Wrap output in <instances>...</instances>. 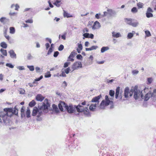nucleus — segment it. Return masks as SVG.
Masks as SVG:
<instances>
[{"instance_id":"5fc2aeb1","label":"nucleus","mask_w":156,"mask_h":156,"mask_svg":"<svg viewBox=\"0 0 156 156\" xmlns=\"http://www.w3.org/2000/svg\"><path fill=\"white\" fill-rule=\"evenodd\" d=\"M20 93L21 94H25V91L24 89H21L19 90Z\"/></svg>"},{"instance_id":"20e7f679","label":"nucleus","mask_w":156,"mask_h":156,"mask_svg":"<svg viewBox=\"0 0 156 156\" xmlns=\"http://www.w3.org/2000/svg\"><path fill=\"white\" fill-rule=\"evenodd\" d=\"M110 100L109 99V98L108 95L105 96V101L103 100L100 103L99 105V108L100 109H104L106 106H108L109 104H112V99L110 98Z\"/></svg>"},{"instance_id":"b1692460","label":"nucleus","mask_w":156,"mask_h":156,"mask_svg":"<svg viewBox=\"0 0 156 156\" xmlns=\"http://www.w3.org/2000/svg\"><path fill=\"white\" fill-rule=\"evenodd\" d=\"M112 36L114 37L118 38L121 37V35L119 33H115V32L113 31L112 32Z\"/></svg>"},{"instance_id":"4468645a","label":"nucleus","mask_w":156,"mask_h":156,"mask_svg":"<svg viewBox=\"0 0 156 156\" xmlns=\"http://www.w3.org/2000/svg\"><path fill=\"white\" fill-rule=\"evenodd\" d=\"M46 101V103L45 104L44 103H42V106L41 108L44 110L48 109V107L49 106V103L48 101V100L47 99H45L44 100V101Z\"/></svg>"},{"instance_id":"aec40b11","label":"nucleus","mask_w":156,"mask_h":156,"mask_svg":"<svg viewBox=\"0 0 156 156\" xmlns=\"http://www.w3.org/2000/svg\"><path fill=\"white\" fill-rule=\"evenodd\" d=\"M9 53L10 54V57L12 58H16V54L15 53L14 51L13 50H10Z\"/></svg>"},{"instance_id":"4c0bfd02","label":"nucleus","mask_w":156,"mask_h":156,"mask_svg":"<svg viewBox=\"0 0 156 156\" xmlns=\"http://www.w3.org/2000/svg\"><path fill=\"white\" fill-rule=\"evenodd\" d=\"M15 29L13 27L10 28V33L12 34H14L15 32Z\"/></svg>"},{"instance_id":"9d476101","label":"nucleus","mask_w":156,"mask_h":156,"mask_svg":"<svg viewBox=\"0 0 156 156\" xmlns=\"http://www.w3.org/2000/svg\"><path fill=\"white\" fill-rule=\"evenodd\" d=\"M148 90V89L147 90H145V93H144L143 99H144L145 101H147L150 98L152 97L151 92H150L146 94V92H147Z\"/></svg>"},{"instance_id":"1a4fd4ad","label":"nucleus","mask_w":156,"mask_h":156,"mask_svg":"<svg viewBox=\"0 0 156 156\" xmlns=\"http://www.w3.org/2000/svg\"><path fill=\"white\" fill-rule=\"evenodd\" d=\"M154 12V11L150 7H148L146 13V16L147 18L152 17L153 15L152 13Z\"/></svg>"},{"instance_id":"e2e57ef3","label":"nucleus","mask_w":156,"mask_h":156,"mask_svg":"<svg viewBox=\"0 0 156 156\" xmlns=\"http://www.w3.org/2000/svg\"><path fill=\"white\" fill-rule=\"evenodd\" d=\"M62 87L64 88H65L67 86V84L65 81H64L62 84Z\"/></svg>"},{"instance_id":"2eb2a0df","label":"nucleus","mask_w":156,"mask_h":156,"mask_svg":"<svg viewBox=\"0 0 156 156\" xmlns=\"http://www.w3.org/2000/svg\"><path fill=\"white\" fill-rule=\"evenodd\" d=\"M101 27L99 23L97 21H95L92 27V29L93 30L99 29Z\"/></svg>"},{"instance_id":"cd10ccee","label":"nucleus","mask_w":156,"mask_h":156,"mask_svg":"<svg viewBox=\"0 0 156 156\" xmlns=\"http://www.w3.org/2000/svg\"><path fill=\"white\" fill-rule=\"evenodd\" d=\"M52 106L53 110L54 111H55L57 113H58V112H59V111L57 105H55V104H53L52 105Z\"/></svg>"},{"instance_id":"a211bd4d","label":"nucleus","mask_w":156,"mask_h":156,"mask_svg":"<svg viewBox=\"0 0 156 156\" xmlns=\"http://www.w3.org/2000/svg\"><path fill=\"white\" fill-rule=\"evenodd\" d=\"M129 89L128 87H126L124 91V96L125 98H127L128 97L129 94Z\"/></svg>"},{"instance_id":"412c9836","label":"nucleus","mask_w":156,"mask_h":156,"mask_svg":"<svg viewBox=\"0 0 156 156\" xmlns=\"http://www.w3.org/2000/svg\"><path fill=\"white\" fill-rule=\"evenodd\" d=\"M109 94L111 97L109 98V99L110 100V98L112 99V104H113V100L115 94V91L112 90H111L109 91Z\"/></svg>"},{"instance_id":"4d7b16f0","label":"nucleus","mask_w":156,"mask_h":156,"mask_svg":"<svg viewBox=\"0 0 156 156\" xmlns=\"http://www.w3.org/2000/svg\"><path fill=\"white\" fill-rule=\"evenodd\" d=\"M53 51L52 48H51V47H50L47 53V55H50Z\"/></svg>"},{"instance_id":"f03ea898","label":"nucleus","mask_w":156,"mask_h":156,"mask_svg":"<svg viewBox=\"0 0 156 156\" xmlns=\"http://www.w3.org/2000/svg\"><path fill=\"white\" fill-rule=\"evenodd\" d=\"M148 88H145L142 90L138 89V86H135L134 87H132L130 90L129 96L131 97L133 93V98L136 100H138L141 98L143 99L144 93H145V90H147Z\"/></svg>"},{"instance_id":"c9c22d12","label":"nucleus","mask_w":156,"mask_h":156,"mask_svg":"<svg viewBox=\"0 0 156 156\" xmlns=\"http://www.w3.org/2000/svg\"><path fill=\"white\" fill-rule=\"evenodd\" d=\"M151 95L152 97L156 99V89L153 90V93H151Z\"/></svg>"},{"instance_id":"6e6d98bb","label":"nucleus","mask_w":156,"mask_h":156,"mask_svg":"<svg viewBox=\"0 0 156 156\" xmlns=\"http://www.w3.org/2000/svg\"><path fill=\"white\" fill-rule=\"evenodd\" d=\"M114 81V79H112V80H108V79H107L106 80V82L107 83H111L113 81Z\"/></svg>"},{"instance_id":"7ed1b4c3","label":"nucleus","mask_w":156,"mask_h":156,"mask_svg":"<svg viewBox=\"0 0 156 156\" xmlns=\"http://www.w3.org/2000/svg\"><path fill=\"white\" fill-rule=\"evenodd\" d=\"M43 114V112L41 109H39L38 108L35 107L34 108L32 115L33 116H35L37 115L36 120L37 121H40L41 120V118L40 117Z\"/></svg>"},{"instance_id":"09e8293b","label":"nucleus","mask_w":156,"mask_h":156,"mask_svg":"<svg viewBox=\"0 0 156 156\" xmlns=\"http://www.w3.org/2000/svg\"><path fill=\"white\" fill-rule=\"evenodd\" d=\"M5 19L6 18L5 17H2L1 18V19H0V21L1 22L3 23H5Z\"/></svg>"},{"instance_id":"393cba45","label":"nucleus","mask_w":156,"mask_h":156,"mask_svg":"<svg viewBox=\"0 0 156 156\" xmlns=\"http://www.w3.org/2000/svg\"><path fill=\"white\" fill-rule=\"evenodd\" d=\"M25 107L24 106H23L21 109V117L23 118L25 116V115L24 113V109Z\"/></svg>"},{"instance_id":"13d9d810","label":"nucleus","mask_w":156,"mask_h":156,"mask_svg":"<svg viewBox=\"0 0 156 156\" xmlns=\"http://www.w3.org/2000/svg\"><path fill=\"white\" fill-rule=\"evenodd\" d=\"M74 61V59L73 58H72L71 57H70V55L68 57L67 59V61H70L71 62H73Z\"/></svg>"},{"instance_id":"dca6fc26","label":"nucleus","mask_w":156,"mask_h":156,"mask_svg":"<svg viewBox=\"0 0 156 156\" xmlns=\"http://www.w3.org/2000/svg\"><path fill=\"white\" fill-rule=\"evenodd\" d=\"M83 36L84 37H83V39H84L85 38H90L92 39L94 38V35L92 34H90L88 33H85L83 34Z\"/></svg>"},{"instance_id":"58836bf2","label":"nucleus","mask_w":156,"mask_h":156,"mask_svg":"<svg viewBox=\"0 0 156 156\" xmlns=\"http://www.w3.org/2000/svg\"><path fill=\"white\" fill-rule=\"evenodd\" d=\"M131 11L133 13H135L138 12V10L136 7H134L132 9Z\"/></svg>"},{"instance_id":"680f3d73","label":"nucleus","mask_w":156,"mask_h":156,"mask_svg":"<svg viewBox=\"0 0 156 156\" xmlns=\"http://www.w3.org/2000/svg\"><path fill=\"white\" fill-rule=\"evenodd\" d=\"M76 58L78 59L81 60L83 57L81 55L79 54L76 56Z\"/></svg>"},{"instance_id":"0e129e2a","label":"nucleus","mask_w":156,"mask_h":156,"mask_svg":"<svg viewBox=\"0 0 156 156\" xmlns=\"http://www.w3.org/2000/svg\"><path fill=\"white\" fill-rule=\"evenodd\" d=\"M98 48V47L97 46H92L91 47H90V48L91 50H93L96 49Z\"/></svg>"},{"instance_id":"6e6552de","label":"nucleus","mask_w":156,"mask_h":156,"mask_svg":"<svg viewBox=\"0 0 156 156\" xmlns=\"http://www.w3.org/2000/svg\"><path fill=\"white\" fill-rule=\"evenodd\" d=\"M12 111L13 108H6L4 109V111L2 112L9 117H11L12 115Z\"/></svg>"},{"instance_id":"69168bd1","label":"nucleus","mask_w":156,"mask_h":156,"mask_svg":"<svg viewBox=\"0 0 156 156\" xmlns=\"http://www.w3.org/2000/svg\"><path fill=\"white\" fill-rule=\"evenodd\" d=\"M59 53L58 51H55L54 53L53 56L55 57H56L58 56Z\"/></svg>"},{"instance_id":"bb28decb","label":"nucleus","mask_w":156,"mask_h":156,"mask_svg":"<svg viewBox=\"0 0 156 156\" xmlns=\"http://www.w3.org/2000/svg\"><path fill=\"white\" fill-rule=\"evenodd\" d=\"M0 45L1 47L5 49L7 47V44L5 42H1Z\"/></svg>"},{"instance_id":"8fccbe9b","label":"nucleus","mask_w":156,"mask_h":156,"mask_svg":"<svg viewBox=\"0 0 156 156\" xmlns=\"http://www.w3.org/2000/svg\"><path fill=\"white\" fill-rule=\"evenodd\" d=\"M37 82H36L35 81H34V82L32 83H28V85L30 87H32L33 86H34V84H37Z\"/></svg>"},{"instance_id":"052dcab7","label":"nucleus","mask_w":156,"mask_h":156,"mask_svg":"<svg viewBox=\"0 0 156 156\" xmlns=\"http://www.w3.org/2000/svg\"><path fill=\"white\" fill-rule=\"evenodd\" d=\"M108 15V14L107 11V12H104V14L103 15H101V17H103L104 16H107Z\"/></svg>"},{"instance_id":"39448f33","label":"nucleus","mask_w":156,"mask_h":156,"mask_svg":"<svg viewBox=\"0 0 156 156\" xmlns=\"http://www.w3.org/2000/svg\"><path fill=\"white\" fill-rule=\"evenodd\" d=\"M125 21L126 23L132 26L133 27H137L139 24L138 22L136 21L134 22H132V19L130 18L125 19Z\"/></svg>"},{"instance_id":"ea45409f","label":"nucleus","mask_w":156,"mask_h":156,"mask_svg":"<svg viewBox=\"0 0 156 156\" xmlns=\"http://www.w3.org/2000/svg\"><path fill=\"white\" fill-rule=\"evenodd\" d=\"M51 76V74H50V72L48 71L46 73H45L44 77L45 78H48L50 77Z\"/></svg>"},{"instance_id":"473e14b6","label":"nucleus","mask_w":156,"mask_h":156,"mask_svg":"<svg viewBox=\"0 0 156 156\" xmlns=\"http://www.w3.org/2000/svg\"><path fill=\"white\" fill-rule=\"evenodd\" d=\"M36 103L35 101L33 100L29 103V105L30 107H33L35 105Z\"/></svg>"},{"instance_id":"37998d69","label":"nucleus","mask_w":156,"mask_h":156,"mask_svg":"<svg viewBox=\"0 0 156 156\" xmlns=\"http://www.w3.org/2000/svg\"><path fill=\"white\" fill-rule=\"evenodd\" d=\"M152 80L153 79L151 78L150 77L148 78L147 79V83L148 84H151L152 83Z\"/></svg>"},{"instance_id":"e433bc0d","label":"nucleus","mask_w":156,"mask_h":156,"mask_svg":"<svg viewBox=\"0 0 156 156\" xmlns=\"http://www.w3.org/2000/svg\"><path fill=\"white\" fill-rule=\"evenodd\" d=\"M133 36V34L131 33H129L127 35V38L129 39H131Z\"/></svg>"},{"instance_id":"774afa93","label":"nucleus","mask_w":156,"mask_h":156,"mask_svg":"<svg viewBox=\"0 0 156 156\" xmlns=\"http://www.w3.org/2000/svg\"><path fill=\"white\" fill-rule=\"evenodd\" d=\"M80 50H82L83 49V46L82 44H78V48Z\"/></svg>"},{"instance_id":"f257e3e1","label":"nucleus","mask_w":156,"mask_h":156,"mask_svg":"<svg viewBox=\"0 0 156 156\" xmlns=\"http://www.w3.org/2000/svg\"><path fill=\"white\" fill-rule=\"evenodd\" d=\"M76 109L78 112H83L84 115L87 116H90L89 110L87 107L84 108L80 104H79L77 105H66V109L69 113H74Z\"/></svg>"},{"instance_id":"3c124183","label":"nucleus","mask_w":156,"mask_h":156,"mask_svg":"<svg viewBox=\"0 0 156 156\" xmlns=\"http://www.w3.org/2000/svg\"><path fill=\"white\" fill-rule=\"evenodd\" d=\"M101 15L100 13L96 14L95 15V17L97 19H98L100 18H101Z\"/></svg>"},{"instance_id":"bf43d9fd","label":"nucleus","mask_w":156,"mask_h":156,"mask_svg":"<svg viewBox=\"0 0 156 156\" xmlns=\"http://www.w3.org/2000/svg\"><path fill=\"white\" fill-rule=\"evenodd\" d=\"M43 77V76H41L39 78H36V79L35 80H34V81H35L36 82H37V81H40L42 79Z\"/></svg>"},{"instance_id":"2f4dec72","label":"nucleus","mask_w":156,"mask_h":156,"mask_svg":"<svg viewBox=\"0 0 156 156\" xmlns=\"http://www.w3.org/2000/svg\"><path fill=\"white\" fill-rule=\"evenodd\" d=\"M144 5V4L141 2H139L137 4V6L139 9L142 8Z\"/></svg>"},{"instance_id":"c756f323","label":"nucleus","mask_w":156,"mask_h":156,"mask_svg":"<svg viewBox=\"0 0 156 156\" xmlns=\"http://www.w3.org/2000/svg\"><path fill=\"white\" fill-rule=\"evenodd\" d=\"M0 51L1 52L3 55L5 56H6L7 55V52L6 50L2 48H1Z\"/></svg>"},{"instance_id":"79ce46f5","label":"nucleus","mask_w":156,"mask_h":156,"mask_svg":"<svg viewBox=\"0 0 156 156\" xmlns=\"http://www.w3.org/2000/svg\"><path fill=\"white\" fill-rule=\"evenodd\" d=\"M28 68L31 71H33L34 70V67L33 66H27Z\"/></svg>"},{"instance_id":"c85d7f7f","label":"nucleus","mask_w":156,"mask_h":156,"mask_svg":"<svg viewBox=\"0 0 156 156\" xmlns=\"http://www.w3.org/2000/svg\"><path fill=\"white\" fill-rule=\"evenodd\" d=\"M30 109L28 108L27 109L26 112V117L27 118H29L30 117Z\"/></svg>"},{"instance_id":"72a5a7b5","label":"nucleus","mask_w":156,"mask_h":156,"mask_svg":"<svg viewBox=\"0 0 156 156\" xmlns=\"http://www.w3.org/2000/svg\"><path fill=\"white\" fill-rule=\"evenodd\" d=\"M77 54V53L76 52V51L74 50L72 51L70 55V57H71L72 58H73L75 55H76Z\"/></svg>"},{"instance_id":"864d4df0","label":"nucleus","mask_w":156,"mask_h":156,"mask_svg":"<svg viewBox=\"0 0 156 156\" xmlns=\"http://www.w3.org/2000/svg\"><path fill=\"white\" fill-rule=\"evenodd\" d=\"M66 33H64V34L61 35V37L62 38V39L63 40H65L66 39Z\"/></svg>"},{"instance_id":"f8f14e48","label":"nucleus","mask_w":156,"mask_h":156,"mask_svg":"<svg viewBox=\"0 0 156 156\" xmlns=\"http://www.w3.org/2000/svg\"><path fill=\"white\" fill-rule=\"evenodd\" d=\"M101 97V95H99L98 96H96L92 98L91 101V102L93 103L95 102L96 103L95 104H97V105H98L99 102V100Z\"/></svg>"},{"instance_id":"9b49d317","label":"nucleus","mask_w":156,"mask_h":156,"mask_svg":"<svg viewBox=\"0 0 156 156\" xmlns=\"http://www.w3.org/2000/svg\"><path fill=\"white\" fill-rule=\"evenodd\" d=\"M0 116H1L4 123L6 124L7 121V118L9 116L7 114H5L2 112L0 113Z\"/></svg>"},{"instance_id":"6ab92c4d","label":"nucleus","mask_w":156,"mask_h":156,"mask_svg":"<svg viewBox=\"0 0 156 156\" xmlns=\"http://www.w3.org/2000/svg\"><path fill=\"white\" fill-rule=\"evenodd\" d=\"M97 104H92L89 107V109L90 111L94 112L95 111L97 107Z\"/></svg>"},{"instance_id":"7c9ffc66","label":"nucleus","mask_w":156,"mask_h":156,"mask_svg":"<svg viewBox=\"0 0 156 156\" xmlns=\"http://www.w3.org/2000/svg\"><path fill=\"white\" fill-rule=\"evenodd\" d=\"M18 110L17 108H16V106L13 108V111H12V115L14 114L15 115H17L18 114Z\"/></svg>"},{"instance_id":"4be33fe9","label":"nucleus","mask_w":156,"mask_h":156,"mask_svg":"<svg viewBox=\"0 0 156 156\" xmlns=\"http://www.w3.org/2000/svg\"><path fill=\"white\" fill-rule=\"evenodd\" d=\"M36 100L37 101H41L44 99V97L42 96L41 94H37L36 97Z\"/></svg>"},{"instance_id":"c03bdc74","label":"nucleus","mask_w":156,"mask_h":156,"mask_svg":"<svg viewBox=\"0 0 156 156\" xmlns=\"http://www.w3.org/2000/svg\"><path fill=\"white\" fill-rule=\"evenodd\" d=\"M64 48V46L62 44H61L58 48V50L59 51H62Z\"/></svg>"},{"instance_id":"49530a36","label":"nucleus","mask_w":156,"mask_h":156,"mask_svg":"<svg viewBox=\"0 0 156 156\" xmlns=\"http://www.w3.org/2000/svg\"><path fill=\"white\" fill-rule=\"evenodd\" d=\"M70 68L69 67L67 68L66 69H65L64 70V71H65V73L67 74L69 73V72L70 71Z\"/></svg>"},{"instance_id":"423d86ee","label":"nucleus","mask_w":156,"mask_h":156,"mask_svg":"<svg viewBox=\"0 0 156 156\" xmlns=\"http://www.w3.org/2000/svg\"><path fill=\"white\" fill-rule=\"evenodd\" d=\"M120 87H118L116 89L115 93V98L116 99H119L120 100H125L124 99H122V96L121 92L119 93Z\"/></svg>"},{"instance_id":"ddd939ff","label":"nucleus","mask_w":156,"mask_h":156,"mask_svg":"<svg viewBox=\"0 0 156 156\" xmlns=\"http://www.w3.org/2000/svg\"><path fill=\"white\" fill-rule=\"evenodd\" d=\"M107 11L108 12V15L110 16H115L116 15V12L112 9H108Z\"/></svg>"},{"instance_id":"0eeeda50","label":"nucleus","mask_w":156,"mask_h":156,"mask_svg":"<svg viewBox=\"0 0 156 156\" xmlns=\"http://www.w3.org/2000/svg\"><path fill=\"white\" fill-rule=\"evenodd\" d=\"M82 66L81 62L77 61L74 63L72 65V69L73 71L79 68H82Z\"/></svg>"},{"instance_id":"f704fd0d","label":"nucleus","mask_w":156,"mask_h":156,"mask_svg":"<svg viewBox=\"0 0 156 156\" xmlns=\"http://www.w3.org/2000/svg\"><path fill=\"white\" fill-rule=\"evenodd\" d=\"M64 11V16L65 17H67V18L71 17H72L70 15V14L68 13L67 12H66L64 10H63Z\"/></svg>"},{"instance_id":"338daca9","label":"nucleus","mask_w":156,"mask_h":156,"mask_svg":"<svg viewBox=\"0 0 156 156\" xmlns=\"http://www.w3.org/2000/svg\"><path fill=\"white\" fill-rule=\"evenodd\" d=\"M17 68L20 70H23L25 69L23 66H18L17 67Z\"/></svg>"},{"instance_id":"5701e85b","label":"nucleus","mask_w":156,"mask_h":156,"mask_svg":"<svg viewBox=\"0 0 156 156\" xmlns=\"http://www.w3.org/2000/svg\"><path fill=\"white\" fill-rule=\"evenodd\" d=\"M61 1L62 0H56V1L53 3V4L57 7H59L62 4Z\"/></svg>"},{"instance_id":"603ef678","label":"nucleus","mask_w":156,"mask_h":156,"mask_svg":"<svg viewBox=\"0 0 156 156\" xmlns=\"http://www.w3.org/2000/svg\"><path fill=\"white\" fill-rule=\"evenodd\" d=\"M27 58L28 60L31 59L33 58V56L31 55L30 54H28L27 55Z\"/></svg>"},{"instance_id":"a19ab883","label":"nucleus","mask_w":156,"mask_h":156,"mask_svg":"<svg viewBox=\"0 0 156 156\" xmlns=\"http://www.w3.org/2000/svg\"><path fill=\"white\" fill-rule=\"evenodd\" d=\"M145 32L146 36L148 37L151 36V34L149 30H146Z\"/></svg>"},{"instance_id":"a18cd8bd","label":"nucleus","mask_w":156,"mask_h":156,"mask_svg":"<svg viewBox=\"0 0 156 156\" xmlns=\"http://www.w3.org/2000/svg\"><path fill=\"white\" fill-rule=\"evenodd\" d=\"M6 66H7L9 67V68H13L14 67V66L12 65L11 64L9 63H6Z\"/></svg>"},{"instance_id":"a878e982","label":"nucleus","mask_w":156,"mask_h":156,"mask_svg":"<svg viewBox=\"0 0 156 156\" xmlns=\"http://www.w3.org/2000/svg\"><path fill=\"white\" fill-rule=\"evenodd\" d=\"M109 49V48L108 47H103L101 49V53H104L105 51L108 50Z\"/></svg>"},{"instance_id":"de8ad7c7","label":"nucleus","mask_w":156,"mask_h":156,"mask_svg":"<svg viewBox=\"0 0 156 156\" xmlns=\"http://www.w3.org/2000/svg\"><path fill=\"white\" fill-rule=\"evenodd\" d=\"M70 62H66L65 63L64 66V67L65 68H66L69 65H70Z\"/></svg>"},{"instance_id":"f3484780","label":"nucleus","mask_w":156,"mask_h":156,"mask_svg":"<svg viewBox=\"0 0 156 156\" xmlns=\"http://www.w3.org/2000/svg\"><path fill=\"white\" fill-rule=\"evenodd\" d=\"M66 104L63 102L61 101L58 104V106L59 109L61 111H63V107H64L66 108Z\"/></svg>"}]
</instances>
